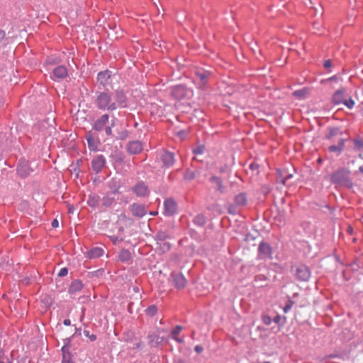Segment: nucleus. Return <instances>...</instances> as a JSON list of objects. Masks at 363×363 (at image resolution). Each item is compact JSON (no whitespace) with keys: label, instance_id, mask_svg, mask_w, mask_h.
Segmentation results:
<instances>
[{"label":"nucleus","instance_id":"obj_1","mask_svg":"<svg viewBox=\"0 0 363 363\" xmlns=\"http://www.w3.org/2000/svg\"><path fill=\"white\" fill-rule=\"evenodd\" d=\"M94 103L96 107L101 111L111 112L117 109L113 93L108 89L102 91H96Z\"/></svg>","mask_w":363,"mask_h":363},{"label":"nucleus","instance_id":"obj_2","mask_svg":"<svg viewBox=\"0 0 363 363\" xmlns=\"http://www.w3.org/2000/svg\"><path fill=\"white\" fill-rule=\"evenodd\" d=\"M330 182L335 185L341 186H352L350 171L345 168H341L334 172L330 176Z\"/></svg>","mask_w":363,"mask_h":363},{"label":"nucleus","instance_id":"obj_3","mask_svg":"<svg viewBox=\"0 0 363 363\" xmlns=\"http://www.w3.org/2000/svg\"><path fill=\"white\" fill-rule=\"evenodd\" d=\"M108 121L109 115L108 113L103 114L94 121L92 129L96 132L104 131L107 136H111L112 128L114 126L115 122L114 120H112L111 125H108Z\"/></svg>","mask_w":363,"mask_h":363},{"label":"nucleus","instance_id":"obj_4","mask_svg":"<svg viewBox=\"0 0 363 363\" xmlns=\"http://www.w3.org/2000/svg\"><path fill=\"white\" fill-rule=\"evenodd\" d=\"M311 270L303 264L295 267L294 275L300 281H308L311 277Z\"/></svg>","mask_w":363,"mask_h":363},{"label":"nucleus","instance_id":"obj_5","mask_svg":"<svg viewBox=\"0 0 363 363\" xmlns=\"http://www.w3.org/2000/svg\"><path fill=\"white\" fill-rule=\"evenodd\" d=\"M115 104L117 106V108H123L128 107V98L125 93L122 89H116L113 93Z\"/></svg>","mask_w":363,"mask_h":363},{"label":"nucleus","instance_id":"obj_6","mask_svg":"<svg viewBox=\"0 0 363 363\" xmlns=\"http://www.w3.org/2000/svg\"><path fill=\"white\" fill-rule=\"evenodd\" d=\"M129 211L133 216L138 218L144 217L147 213V207L145 204L133 203L128 207Z\"/></svg>","mask_w":363,"mask_h":363},{"label":"nucleus","instance_id":"obj_7","mask_svg":"<svg viewBox=\"0 0 363 363\" xmlns=\"http://www.w3.org/2000/svg\"><path fill=\"white\" fill-rule=\"evenodd\" d=\"M106 160L103 155H98L91 160V168L93 171L98 174L105 167Z\"/></svg>","mask_w":363,"mask_h":363},{"label":"nucleus","instance_id":"obj_8","mask_svg":"<svg viewBox=\"0 0 363 363\" xmlns=\"http://www.w3.org/2000/svg\"><path fill=\"white\" fill-rule=\"evenodd\" d=\"M131 189L138 197H146L150 194L148 186L142 181L137 182Z\"/></svg>","mask_w":363,"mask_h":363},{"label":"nucleus","instance_id":"obj_9","mask_svg":"<svg viewBox=\"0 0 363 363\" xmlns=\"http://www.w3.org/2000/svg\"><path fill=\"white\" fill-rule=\"evenodd\" d=\"M160 160L162 162V167L170 168L175 162L174 153L164 150L162 152Z\"/></svg>","mask_w":363,"mask_h":363},{"label":"nucleus","instance_id":"obj_10","mask_svg":"<svg viewBox=\"0 0 363 363\" xmlns=\"http://www.w3.org/2000/svg\"><path fill=\"white\" fill-rule=\"evenodd\" d=\"M164 214L167 216H173L177 212V204L176 201L169 198L164 201Z\"/></svg>","mask_w":363,"mask_h":363},{"label":"nucleus","instance_id":"obj_11","mask_svg":"<svg viewBox=\"0 0 363 363\" xmlns=\"http://www.w3.org/2000/svg\"><path fill=\"white\" fill-rule=\"evenodd\" d=\"M171 279L174 286L177 289H181L186 286V279L182 273L172 272L171 274Z\"/></svg>","mask_w":363,"mask_h":363},{"label":"nucleus","instance_id":"obj_12","mask_svg":"<svg viewBox=\"0 0 363 363\" xmlns=\"http://www.w3.org/2000/svg\"><path fill=\"white\" fill-rule=\"evenodd\" d=\"M67 74L68 72L67 67L64 65H60L52 69L50 77L53 80H60L67 77Z\"/></svg>","mask_w":363,"mask_h":363},{"label":"nucleus","instance_id":"obj_13","mask_svg":"<svg viewBox=\"0 0 363 363\" xmlns=\"http://www.w3.org/2000/svg\"><path fill=\"white\" fill-rule=\"evenodd\" d=\"M258 252L259 255L261 256V258H272V250L271 246L262 241L259 243L258 247Z\"/></svg>","mask_w":363,"mask_h":363},{"label":"nucleus","instance_id":"obj_14","mask_svg":"<svg viewBox=\"0 0 363 363\" xmlns=\"http://www.w3.org/2000/svg\"><path fill=\"white\" fill-rule=\"evenodd\" d=\"M126 149L130 154L138 155L142 152L143 146L140 141L133 140L128 143Z\"/></svg>","mask_w":363,"mask_h":363},{"label":"nucleus","instance_id":"obj_15","mask_svg":"<svg viewBox=\"0 0 363 363\" xmlns=\"http://www.w3.org/2000/svg\"><path fill=\"white\" fill-rule=\"evenodd\" d=\"M211 74V72L202 69L196 71V79L199 81V86L203 88L207 83V79Z\"/></svg>","mask_w":363,"mask_h":363},{"label":"nucleus","instance_id":"obj_16","mask_svg":"<svg viewBox=\"0 0 363 363\" xmlns=\"http://www.w3.org/2000/svg\"><path fill=\"white\" fill-rule=\"evenodd\" d=\"M116 191L106 194L101 200L102 206L110 208L116 203L115 194Z\"/></svg>","mask_w":363,"mask_h":363},{"label":"nucleus","instance_id":"obj_17","mask_svg":"<svg viewBox=\"0 0 363 363\" xmlns=\"http://www.w3.org/2000/svg\"><path fill=\"white\" fill-rule=\"evenodd\" d=\"M111 77V72L106 69L101 71L97 74V82L102 86H105L109 84V79Z\"/></svg>","mask_w":363,"mask_h":363},{"label":"nucleus","instance_id":"obj_18","mask_svg":"<svg viewBox=\"0 0 363 363\" xmlns=\"http://www.w3.org/2000/svg\"><path fill=\"white\" fill-rule=\"evenodd\" d=\"M345 92L346 89L345 88H342L337 90L332 97L333 103L336 105L343 104L344 101L346 99Z\"/></svg>","mask_w":363,"mask_h":363},{"label":"nucleus","instance_id":"obj_19","mask_svg":"<svg viewBox=\"0 0 363 363\" xmlns=\"http://www.w3.org/2000/svg\"><path fill=\"white\" fill-rule=\"evenodd\" d=\"M148 339V345L151 347H157L159 345L162 344L164 341V337H160L159 335L155 333H150L147 335Z\"/></svg>","mask_w":363,"mask_h":363},{"label":"nucleus","instance_id":"obj_20","mask_svg":"<svg viewBox=\"0 0 363 363\" xmlns=\"http://www.w3.org/2000/svg\"><path fill=\"white\" fill-rule=\"evenodd\" d=\"M346 139L340 138L338 139L337 145H333L328 147V150L330 152H336L337 155H340L342 152L343 147L345 146V143Z\"/></svg>","mask_w":363,"mask_h":363},{"label":"nucleus","instance_id":"obj_21","mask_svg":"<svg viewBox=\"0 0 363 363\" xmlns=\"http://www.w3.org/2000/svg\"><path fill=\"white\" fill-rule=\"evenodd\" d=\"M31 172L26 162H21L17 166V172L21 177H28Z\"/></svg>","mask_w":363,"mask_h":363},{"label":"nucleus","instance_id":"obj_22","mask_svg":"<svg viewBox=\"0 0 363 363\" xmlns=\"http://www.w3.org/2000/svg\"><path fill=\"white\" fill-rule=\"evenodd\" d=\"M234 203L239 208L245 206L247 203V194L244 192H241L235 195L234 197Z\"/></svg>","mask_w":363,"mask_h":363},{"label":"nucleus","instance_id":"obj_23","mask_svg":"<svg viewBox=\"0 0 363 363\" xmlns=\"http://www.w3.org/2000/svg\"><path fill=\"white\" fill-rule=\"evenodd\" d=\"M86 139L87 141V145L91 150H96L98 149L99 142L98 140H96L93 135L91 133H89L86 135Z\"/></svg>","mask_w":363,"mask_h":363},{"label":"nucleus","instance_id":"obj_24","mask_svg":"<svg viewBox=\"0 0 363 363\" xmlns=\"http://www.w3.org/2000/svg\"><path fill=\"white\" fill-rule=\"evenodd\" d=\"M83 284L82 282V281L79 280V279H75L74 280L69 287V289H68V291L69 294H75L79 291H81L83 288Z\"/></svg>","mask_w":363,"mask_h":363},{"label":"nucleus","instance_id":"obj_25","mask_svg":"<svg viewBox=\"0 0 363 363\" xmlns=\"http://www.w3.org/2000/svg\"><path fill=\"white\" fill-rule=\"evenodd\" d=\"M69 345L68 344H65L62 347V363L73 362L72 361V354L69 352Z\"/></svg>","mask_w":363,"mask_h":363},{"label":"nucleus","instance_id":"obj_26","mask_svg":"<svg viewBox=\"0 0 363 363\" xmlns=\"http://www.w3.org/2000/svg\"><path fill=\"white\" fill-rule=\"evenodd\" d=\"M342 132L341 131L340 128L337 127H329L328 133L325 135V138L330 140H332L334 137L342 135Z\"/></svg>","mask_w":363,"mask_h":363},{"label":"nucleus","instance_id":"obj_27","mask_svg":"<svg viewBox=\"0 0 363 363\" xmlns=\"http://www.w3.org/2000/svg\"><path fill=\"white\" fill-rule=\"evenodd\" d=\"M104 250L100 247H94L87 252L86 256L89 259H95L103 255Z\"/></svg>","mask_w":363,"mask_h":363},{"label":"nucleus","instance_id":"obj_28","mask_svg":"<svg viewBox=\"0 0 363 363\" xmlns=\"http://www.w3.org/2000/svg\"><path fill=\"white\" fill-rule=\"evenodd\" d=\"M210 181L211 183L216 186V190L220 193L224 192L225 186L223 184L222 180L220 177L213 176L211 177Z\"/></svg>","mask_w":363,"mask_h":363},{"label":"nucleus","instance_id":"obj_29","mask_svg":"<svg viewBox=\"0 0 363 363\" xmlns=\"http://www.w3.org/2000/svg\"><path fill=\"white\" fill-rule=\"evenodd\" d=\"M118 259L122 262H125L131 258V254L129 250L123 249L118 254Z\"/></svg>","mask_w":363,"mask_h":363},{"label":"nucleus","instance_id":"obj_30","mask_svg":"<svg viewBox=\"0 0 363 363\" xmlns=\"http://www.w3.org/2000/svg\"><path fill=\"white\" fill-rule=\"evenodd\" d=\"M169 238H170V235L167 231L159 230L155 234V239L159 241H164Z\"/></svg>","mask_w":363,"mask_h":363},{"label":"nucleus","instance_id":"obj_31","mask_svg":"<svg viewBox=\"0 0 363 363\" xmlns=\"http://www.w3.org/2000/svg\"><path fill=\"white\" fill-rule=\"evenodd\" d=\"M206 222V218L203 214H199L194 218V223L199 226H203Z\"/></svg>","mask_w":363,"mask_h":363},{"label":"nucleus","instance_id":"obj_32","mask_svg":"<svg viewBox=\"0 0 363 363\" xmlns=\"http://www.w3.org/2000/svg\"><path fill=\"white\" fill-rule=\"evenodd\" d=\"M145 312L147 315L152 317L157 313V307L155 305H151L145 309Z\"/></svg>","mask_w":363,"mask_h":363},{"label":"nucleus","instance_id":"obj_33","mask_svg":"<svg viewBox=\"0 0 363 363\" xmlns=\"http://www.w3.org/2000/svg\"><path fill=\"white\" fill-rule=\"evenodd\" d=\"M307 91L305 89L296 90L293 92V96L298 99H303L305 98Z\"/></svg>","mask_w":363,"mask_h":363},{"label":"nucleus","instance_id":"obj_34","mask_svg":"<svg viewBox=\"0 0 363 363\" xmlns=\"http://www.w3.org/2000/svg\"><path fill=\"white\" fill-rule=\"evenodd\" d=\"M87 203L91 207H96L99 204V196H89Z\"/></svg>","mask_w":363,"mask_h":363},{"label":"nucleus","instance_id":"obj_35","mask_svg":"<svg viewBox=\"0 0 363 363\" xmlns=\"http://www.w3.org/2000/svg\"><path fill=\"white\" fill-rule=\"evenodd\" d=\"M237 206L235 203H229L227 206L228 213L232 215H236L238 213V210Z\"/></svg>","mask_w":363,"mask_h":363},{"label":"nucleus","instance_id":"obj_36","mask_svg":"<svg viewBox=\"0 0 363 363\" xmlns=\"http://www.w3.org/2000/svg\"><path fill=\"white\" fill-rule=\"evenodd\" d=\"M294 301H292L290 298H288L285 306L283 308V311L285 313H288L294 305Z\"/></svg>","mask_w":363,"mask_h":363},{"label":"nucleus","instance_id":"obj_37","mask_svg":"<svg viewBox=\"0 0 363 363\" xmlns=\"http://www.w3.org/2000/svg\"><path fill=\"white\" fill-rule=\"evenodd\" d=\"M343 104L345 105L348 108L352 109L354 106V101L351 98H350L349 99H345V100L343 102Z\"/></svg>","mask_w":363,"mask_h":363},{"label":"nucleus","instance_id":"obj_38","mask_svg":"<svg viewBox=\"0 0 363 363\" xmlns=\"http://www.w3.org/2000/svg\"><path fill=\"white\" fill-rule=\"evenodd\" d=\"M118 219L121 221L128 222L130 224L133 223V220L128 218L125 213H121L118 216Z\"/></svg>","mask_w":363,"mask_h":363},{"label":"nucleus","instance_id":"obj_39","mask_svg":"<svg viewBox=\"0 0 363 363\" xmlns=\"http://www.w3.org/2000/svg\"><path fill=\"white\" fill-rule=\"evenodd\" d=\"M354 145L359 150H363V139H356L354 140Z\"/></svg>","mask_w":363,"mask_h":363},{"label":"nucleus","instance_id":"obj_40","mask_svg":"<svg viewBox=\"0 0 363 363\" xmlns=\"http://www.w3.org/2000/svg\"><path fill=\"white\" fill-rule=\"evenodd\" d=\"M184 178L188 180H191L195 178V173L189 170L185 173Z\"/></svg>","mask_w":363,"mask_h":363},{"label":"nucleus","instance_id":"obj_41","mask_svg":"<svg viewBox=\"0 0 363 363\" xmlns=\"http://www.w3.org/2000/svg\"><path fill=\"white\" fill-rule=\"evenodd\" d=\"M262 322L266 325H269L272 323V318L270 316H269L268 315H262Z\"/></svg>","mask_w":363,"mask_h":363},{"label":"nucleus","instance_id":"obj_42","mask_svg":"<svg viewBox=\"0 0 363 363\" xmlns=\"http://www.w3.org/2000/svg\"><path fill=\"white\" fill-rule=\"evenodd\" d=\"M110 239L113 243V245H118V243L123 241V239L122 238L118 236H111L110 237Z\"/></svg>","mask_w":363,"mask_h":363},{"label":"nucleus","instance_id":"obj_43","mask_svg":"<svg viewBox=\"0 0 363 363\" xmlns=\"http://www.w3.org/2000/svg\"><path fill=\"white\" fill-rule=\"evenodd\" d=\"M84 335L90 339L91 341H94L96 340V336L94 334H90L89 330H84Z\"/></svg>","mask_w":363,"mask_h":363},{"label":"nucleus","instance_id":"obj_44","mask_svg":"<svg viewBox=\"0 0 363 363\" xmlns=\"http://www.w3.org/2000/svg\"><path fill=\"white\" fill-rule=\"evenodd\" d=\"M6 44L5 32L0 30V47Z\"/></svg>","mask_w":363,"mask_h":363},{"label":"nucleus","instance_id":"obj_45","mask_svg":"<svg viewBox=\"0 0 363 363\" xmlns=\"http://www.w3.org/2000/svg\"><path fill=\"white\" fill-rule=\"evenodd\" d=\"M182 330V327L181 325H177L171 332V335H177L180 333Z\"/></svg>","mask_w":363,"mask_h":363},{"label":"nucleus","instance_id":"obj_46","mask_svg":"<svg viewBox=\"0 0 363 363\" xmlns=\"http://www.w3.org/2000/svg\"><path fill=\"white\" fill-rule=\"evenodd\" d=\"M203 150H204V146L200 145V146L196 147L195 149H194L193 152L194 155H199V154H202L203 152Z\"/></svg>","mask_w":363,"mask_h":363},{"label":"nucleus","instance_id":"obj_47","mask_svg":"<svg viewBox=\"0 0 363 363\" xmlns=\"http://www.w3.org/2000/svg\"><path fill=\"white\" fill-rule=\"evenodd\" d=\"M67 274H68L67 268L63 267L60 270V272L58 273V277H62L67 275Z\"/></svg>","mask_w":363,"mask_h":363},{"label":"nucleus","instance_id":"obj_48","mask_svg":"<svg viewBox=\"0 0 363 363\" xmlns=\"http://www.w3.org/2000/svg\"><path fill=\"white\" fill-rule=\"evenodd\" d=\"M183 91H184V89H183L182 86H177L173 90L172 94L174 95L176 97H179V96L177 95V93L178 92H183Z\"/></svg>","mask_w":363,"mask_h":363},{"label":"nucleus","instance_id":"obj_49","mask_svg":"<svg viewBox=\"0 0 363 363\" xmlns=\"http://www.w3.org/2000/svg\"><path fill=\"white\" fill-rule=\"evenodd\" d=\"M323 66L326 69L330 68L332 66V61L330 60H325Z\"/></svg>","mask_w":363,"mask_h":363},{"label":"nucleus","instance_id":"obj_50","mask_svg":"<svg viewBox=\"0 0 363 363\" xmlns=\"http://www.w3.org/2000/svg\"><path fill=\"white\" fill-rule=\"evenodd\" d=\"M281 316L280 315H277L274 319H273V321L277 323V324H279L280 322H281Z\"/></svg>","mask_w":363,"mask_h":363},{"label":"nucleus","instance_id":"obj_51","mask_svg":"<svg viewBox=\"0 0 363 363\" xmlns=\"http://www.w3.org/2000/svg\"><path fill=\"white\" fill-rule=\"evenodd\" d=\"M0 363H13V359L10 358H3L0 360Z\"/></svg>","mask_w":363,"mask_h":363},{"label":"nucleus","instance_id":"obj_52","mask_svg":"<svg viewBox=\"0 0 363 363\" xmlns=\"http://www.w3.org/2000/svg\"><path fill=\"white\" fill-rule=\"evenodd\" d=\"M194 350L197 352V353H201L203 350V348L202 346L201 345H196L194 348Z\"/></svg>","mask_w":363,"mask_h":363},{"label":"nucleus","instance_id":"obj_53","mask_svg":"<svg viewBox=\"0 0 363 363\" xmlns=\"http://www.w3.org/2000/svg\"><path fill=\"white\" fill-rule=\"evenodd\" d=\"M143 342L141 341H140L138 342H136L134 345V348H135V349H141L143 347Z\"/></svg>","mask_w":363,"mask_h":363},{"label":"nucleus","instance_id":"obj_54","mask_svg":"<svg viewBox=\"0 0 363 363\" xmlns=\"http://www.w3.org/2000/svg\"><path fill=\"white\" fill-rule=\"evenodd\" d=\"M174 363H188L186 360L181 358H177L174 359Z\"/></svg>","mask_w":363,"mask_h":363},{"label":"nucleus","instance_id":"obj_55","mask_svg":"<svg viewBox=\"0 0 363 363\" xmlns=\"http://www.w3.org/2000/svg\"><path fill=\"white\" fill-rule=\"evenodd\" d=\"M259 167V165L257 163H252L250 165V168L252 170L257 169Z\"/></svg>","mask_w":363,"mask_h":363},{"label":"nucleus","instance_id":"obj_56","mask_svg":"<svg viewBox=\"0 0 363 363\" xmlns=\"http://www.w3.org/2000/svg\"><path fill=\"white\" fill-rule=\"evenodd\" d=\"M58 225H59V223L57 221V219H54L52 221V226L54 227V228H57L58 227Z\"/></svg>","mask_w":363,"mask_h":363},{"label":"nucleus","instance_id":"obj_57","mask_svg":"<svg viewBox=\"0 0 363 363\" xmlns=\"http://www.w3.org/2000/svg\"><path fill=\"white\" fill-rule=\"evenodd\" d=\"M337 357V354H330V355L325 356V359H329L335 358V357Z\"/></svg>","mask_w":363,"mask_h":363},{"label":"nucleus","instance_id":"obj_58","mask_svg":"<svg viewBox=\"0 0 363 363\" xmlns=\"http://www.w3.org/2000/svg\"><path fill=\"white\" fill-rule=\"evenodd\" d=\"M292 177V174H288L282 181V184H285V182L286 180L289 179L290 178Z\"/></svg>","mask_w":363,"mask_h":363},{"label":"nucleus","instance_id":"obj_59","mask_svg":"<svg viewBox=\"0 0 363 363\" xmlns=\"http://www.w3.org/2000/svg\"><path fill=\"white\" fill-rule=\"evenodd\" d=\"M63 324L65 325H70L71 321H70L69 319H65L64 321H63Z\"/></svg>","mask_w":363,"mask_h":363},{"label":"nucleus","instance_id":"obj_60","mask_svg":"<svg viewBox=\"0 0 363 363\" xmlns=\"http://www.w3.org/2000/svg\"><path fill=\"white\" fill-rule=\"evenodd\" d=\"M127 137V132L125 131L122 133L121 135L120 136V139L124 140Z\"/></svg>","mask_w":363,"mask_h":363},{"label":"nucleus","instance_id":"obj_61","mask_svg":"<svg viewBox=\"0 0 363 363\" xmlns=\"http://www.w3.org/2000/svg\"><path fill=\"white\" fill-rule=\"evenodd\" d=\"M164 247L166 248L167 250H169L170 249V244L168 243V242L164 243Z\"/></svg>","mask_w":363,"mask_h":363},{"label":"nucleus","instance_id":"obj_62","mask_svg":"<svg viewBox=\"0 0 363 363\" xmlns=\"http://www.w3.org/2000/svg\"><path fill=\"white\" fill-rule=\"evenodd\" d=\"M175 341H177L179 343H182V342H184V339L183 338H180V337H177Z\"/></svg>","mask_w":363,"mask_h":363},{"label":"nucleus","instance_id":"obj_63","mask_svg":"<svg viewBox=\"0 0 363 363\" xmlns=\"http://www.w3.org/2000/svg\"><path fill=\"white\" fill-rule=\"evenodd\" d=\"M150 214L151 216H156V215L157 214V211H150Z\"/></svg>","mask_w":363,"mask_h":363},{"label":"nucleus","instance_id":"obj_64","mask_svg":"<svg viewBox=\"0 0 363 363\" xmlns=\"http://www.w3.org/2000/svg\"><path fill=\"white\" fill-rule=\"evenodd\" d=\"M170 337H171L173 340H176V339L178 337L177 335H170Z\"/></svg>","mask_w":363,"mask_h":363}]
</instances>
